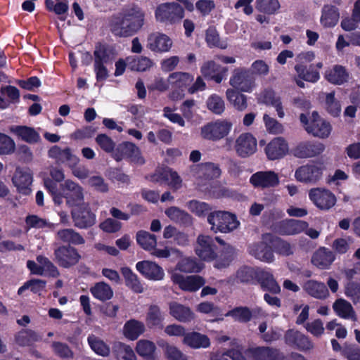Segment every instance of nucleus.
I'll use <instances>...</instances> for the list:
<instances>
[{
	"label": "nucleus",
	"instance_id": "nucleus-1",
	"mask_svg": "<svg viewBox=\"0 0 360 360\" xmlns=\"http://www.w3.org/2000/svg\"><path fill=\"white\" fill-rule=\"evenodd\" d=\"M145 13L136 5H130L117 14L109 21V29L113 35L129 37L135 34L144 24Z\"/></svg>",
	"mask_w": 360,
	"mask_h": 360
},
{
	"label": "nucleus",
	"instance_id": "nucleus-2",
	"mask_svg": "<svg viewBox=\"0 0 360 360\" xmlns=\"http://www.w3.org/2000/svg\"><path fill=\"white\" fill-rule=\"evenodd\" d=\"M210 230L214 233H227L236 229L240 223L235 214L226 211H214L207 216Z\"/></svg>",
	"mask_w": 360,
	"mask_h": 360
},
{
	"label": "nucleus",
	"instance_id": "nucleus-3",
	"mask_svg": "<svg viewBox=\"0 0 360 360\" xmlns=\"http://www.w3.org/2000/svg\"><path fill=\"white\" fill-rule=\"evenodd\" d=\"M300 120L307 133L319 139L328 138L332 131L331 124L320 117L317 112L314 111L309 119L306 115L302 113Z\"/></svg>",
	"mask_w": 360,
	"mask_h": 360
},
{
	"label": "nucleus",
	"instance_id": "nucleus-4",
	"mask_svg": "<svg viewBox=\"0 0 360 360\" xmlns=\"http://www.w3.org/2000/svg\"><path fill=\"white\" fill-rule=\"evenodd\" d=\"M184 17V8L176 2L159 4L155 11V20L165 25H174Z\"/></svg>",
	"mask_w": 360,
	"mask_h": 360
},
{
	"label": "nucleus",
	"instance_id": "nucleus-5",
	"mask_svg": "<svg viewBox=\"0 0 360 360\" xmlns=\"http://www.w3.org/2000/svg\"><path fill=\"white\" fill-rule=\"evenodd\" d=\"M233 123L227 119H219L204 125L200 129L201 136L207 140L217 141L229 134Z\"/></svg>",
	"mask_w": 360,
	"mask_h": 360
},
{
	"label": "nucleus",
	"instance_id": "nucleus-6",
	"mask_svg": "<svg viewBox=\"0 0 360 360\" xmlns=\"http://www.w3.org/2000/svg\"><path fill=\"white\" fill-rule=\"evenodd\" d=\"M193 81V76L186 72H174L168 76V82L174 89L168 95L172 101H179L184 96V90Z\"/></svg>",
	"mask_w": 360,
	"mask_h": 360
},
{
	"label": "nucleus",
	"instance_id": "nucleus-7",
	"mask_svg": "<svg viewBox=\"0 0 360 360\" xmlns=\"http://www.w3.org/2000/svg\"><path fill=\"white\" fill-rule=\"evenodd\" d=\"M324 170L323 163L313 162L298 167L295 170V178L301 183L314 184L321 180Z\"/></svg>",
	"mask_w": 360,
	"mask_h": 360
},
{
	"label": "nucleus",
	"instance_id": "nucleus-8",
	"mask_svg": "<svg viewBox=\"0 0 360 360\" xmlns=\"http://www.w3.org/2000/svg\"><path fill=\"white\" fill-rule=\"evenodd\" d=\"M230 85L241 92L251 93L255 88V80L245 68L235 69L229 79Z\"/></svg>",
	"mask_w": 360,
	"mask_h": 360
},
{
	"label": "nucleus",
	"instance_id": "nucleus-9",
	"mask_svg": "<svg viewBox=\"0 0 360 360\" xmlns=\"http://www.w3.org/2000/svg\"><path fill=\"white\" fill-rule=\"evenodd\" d=\"M309 198L314 205L321 210H328L336 203L335 195L329 190L323 188H311Z\"/></svg>",
	"mask_w": 360,
	"mask_h": 360
},
{
	"label": "nucleus",
	"instance_id": "nucleus-10",
	"mask_svg": "<svg viewBox=\"0 0 360 360\" xmlns=\"http://www.w3.org/2000/svg\"><path fill=\"white\" fill-rule=\"evenodd\" d=\"M194 250L201 260L211 262L216 258L214 242L210 236L200 234L197 237Z\"/></svg>",
	"mask_w": 360,
	"mask_h": 360
},
{
	"label": "nucleus",
	"instance_id": "nucleus-11",
	"mask_svg": "<svg viewBox=\"0 0 360 360\" xmlns=\"http://www.w3.org/2000/svg\"><path fill=\"white\" fill-rule=\"evenodd\" d=\"M234 149L239 157H250L257 150V139L250 132L242 133L236 139Z\"/></svg>",
	"mask_w": 360,
	"mask_h": 360
},
{
	"label": "nucleus",
	"instance_id": "nucleus-12",
	"mask_svg": "<svg viewBox=\"0 0 360 360\" xmlns=\"http://www.w3.org/2000/svg\"><path fill=\"white\" fill-rule=\"evenodd\" d=\"M55 260L59 266L70 268L76 265L81 255L76 248L69 245H62L54 251Z\"/></svg>",
	"mask_w": 360,
	"mask_h": 360
},
{
	"label": "nucleus",
	"instance_id": "nucleus-13",
	"mask_svg": "<svg viewBox=\"0 0 360 360\" xmlns=\"http://www.w3.org/2000/svg\"><path fill=\"white\" fill-rule=\"evenodd\" d=\"M61 195L66 199V203L70 207L75 208L84 204L82 188L77 184L68 180L61 184Z\"/></svg>",
	"mask_w": 360,
	"mask_h": 360
},
{
	"label": "nucleus",
	"instance_id": "nucleus-14",
	"mask_svg": "<svg viewBox=\"0 0 360 360\" xmlns=\"http://www.w3.org/2000/svg\"><path fill=\"white\" fill-rule=\"evenodd\" d=\"M171 279L181 290L188 292H195L205 283V279L200 276H184L178 272L173 273Z\"/></svg>",
	"mask_w": 360,
	"mask_h": 360
},
{
	"label": "nucleus",
	"instance_id": "nucleus-15",
	"mask_svg": "<svg viewBox=\"0 0 360 360\" xmlns=\"http://www.w3.org/2000/svg\"><path fill=\"white\" fill-rule=\"evenodd\" d=\"M112 156L117 161L127 158L131 162L138 165H143L145 162L139 147L131 142H126L119 145L116 151L113 153Z\"/></svg>",
	"mask_w": 360,
	"mask_h": 360
},
{
	"label": "nucleus",
	"instance_id": "nucleus-16",
	"mask_svg": "<svg viewBox=\"0 0 360 360\" xmlns=\"http://www.w3.org/2000/svg\"><path fill=\"white\" fill-rule=\"evenodd\" d=\"M279 182L278 174L271 170L257 172L250 178V183L255 188H268L276 187L279 184Z\"/></svg>",
	"mask_w": 360,
	"mask_h": 360
},
{
	"label": "nucleus",
	"instance_id": "nucleus-17",
	"mask_svg": "<svg viewBox=\"0 0 360 360\" xmlns=\"http://www.w3.org/2000/svg\"><path fill=\"white\" fill-rule=\"evenodd\" d=\"M72 217L75 226L79 229H86L96 223V215L90 211L86 203L73 208Z\"/></svg>",
	"mask_w": 360,
	"mask_h": 360
},
{
	"label": "nucleus",
	"instance_id": "nucleus-18",
	"mask_svg": "<svg viewBox=\"0 0 360 360\" xmlns=\"http://www.w3.org/2000/svg\"><path fill=\"white\" fill-rule=\"evenodd\" d=\"M173 45L172 39L161 32L150 34L147 39V48L152 52L162 53L170 51Z\"/></svg>",
	"mask_w": 360,
	"mask_h": 360
},
{
	"label": "nucleus",
	"instance_id": "nucleus-19",
	"mask_svg": "<svg viewBox=\"0 0 360 360\" xmlns=\"http://www.w3.org/2000/svg\"><path fill=\"white\" fill-rule=\"evenodd\" d=\"M294 69L296 72V75L294 77V81L300 88L305 87L304 81L316 83L320 79L319 72L314 70L313 65L307 67L304 64H296Z\"/></svg>",
	"mask_w": 360,
	"mask_h": 360
},
{
	"label": "nucleus",
	"instance_id": "nucleus-20",
	"mask_svg": "<svg viewBox=\"0 0 360 360\" xmlns=\"http://www.w3.org/2000/svg\"><path fill=\"white\" fill-rule=\"evenodd\" d=\"M269 240H271V236L265 235L262 241L250 245V254L263 262L272 263L274 261V255L271 246L266 243Z\"/></svg>",
	"mask_w": 360,
	"mask_h": 360
},
{
	"label": "nucleus",
	"instance_id": "nucleus-21",
	"mask_svg": "<svg viewBox=\"0 0 360 360\" xmlns=\"http://www.w3.org/2000/svg\"><path fill=\"white\" fill-rule=\"evenodd\" d=\"M136 270L146 279L161 281L165 277L163 269L157 263L148 260L141 261L136 264Z\"/></svg>",
	"mask_w": 360,
	"mask_h": 360
},
{
	"label": "nucleus",
	"instance_id": "nucleus-22",
	"mask_svg": "<svg viewBox=\"0 0 360 360\" xmlns=\"http://www.w3.org/2000/svg\"><path fill=\"white\" fill-rule=\"evenodd\" d=\"M192 174L199 181H210L221 174L219 167L212 162H205L193 167Z\"/></svg>",
	"mask_w": 360,
	"mask_h": 360
},
{
	"label": "nucleus",
	"instance_id": "nucleus-23",
	"mask_svg": "<svg viewBox=\"0 0 360 360\" xmlns=\"http://www.w3.org/2000/svg\"><path fill=\"white\" fill-rule=\"evenodd\" d=\"M268 159L275 160L283 158L288 152V145L281 137L273 139L265 147Z\"/></svg>",
	"mask_w": 360,
	"mask_h": 360
},
{
	"label": "nucleus",
	"instance_id": "nucleus-24",
	"mask_svg": "<svg viewBox=\"0 0 360 360\" xmlns=\"http://www.w3.org/2000/svg\"><path fill=\"white\" fill-rule=\"evenodd\" d=\"M12 181L20 192L27 194L30 193V186L32 183V173L28 168H18Z\"/></svg>",
	"mask_w": 360,
	"mask_h": 360
},
{
	"label": "nucleus",
	"instance_id": "nucleus-25",
	"mask_svg": "<svg viewBox=\"0 0 360 360\" xmlns=\"http://www.w3.org/2000/svg\"><path fill=\"white\" fill-rule=\"evenodd\" d=\"M245 354L254 360H282L284 356L276 349L267 347H258L248 349Z\"/></svg>",
	"mask_w": 360,
	"mask_h": 360
},
{
	"label": "nucleus",
	"instance_id": "nucleus-26",
	"mask_svg": "<svg viewBox=\"0 0 360 360\" xmlns=\"http://www.w3.org/2000/svg\"><path fill=\"white\" fill-rule=\"evenodd\" d=\"M303 290L311 297L318 300H325L330 295L324 283L316 280H308L303 285Z\"/></svg>",
	"mask_w": 360,
	"mask_h": 360
},
{
	"label": "nucleus",
	"instance_id": "nucleus-27",
	"mask_svg": "<svg viewBox=\"0 0 360 360\" xmlns=\"http://www.w3.org/2000/svg\"><path fill=\"white\" fill-rule=\"evenodd\" d=\"M256 277L263 290L274 294L281 292V287L271 272L260 269L256 272Z\"/></svg>",
	"mask_w": 360,
	"mask_h": 360
},
{
	"label": "nucleus",
	"instance_id": "nucleus-28",
	"mask_svg": "<svg viewBox=\"0 0 360 360\" xmlns=\"http://www.w3.org/2000/svg\"><path fill=\"white\" fill-rule=\"evenodd\" d=\"M324 149V146L320 143L302 142L295 149V155L300 158H311L319 155Z\"/></svg>",
	"mask_w": 360,
	"mask_h": 360
},
{
	"label": "nucleus",
	"instance_id": "nucleus-29",
	"mask_svg": "<svg viewBox=\"0 0 360 360\" xmlns=\"http://www.w3.org/2000/svg\"><path fill=\"white\" fill-rule=\"evenodd\" d=\"M324 77L330 83L341 85L349 80V74L345 67L335 65L326 71Z\"/></svg>",
	"mask_w": 360,
	"mask_h": 360
},
{
	"label": "nucleus",
	"instance_id": "nucleus-30",
	"mask_svg": "<svg viewBox=\"0 0 360 360\" xmlns=\"http://www.w3.org/2000/svg\"><path fill=\"white\" fill-rule=\"evenodd\" d=\"M49 155L51 158H54L59 162H67L70 167L76 166L79 162V159L73 155L70 148H60L57 146H53L49 150Z\"/></svg>",
	"mask_w": 360,
	"mask_h": 360
},
{
	"label": "nucleus",
	"instance_id": "nucleus-31",
	"mask_svg": "<svg viewBox=\"0 0 360 360\" xmlns=\"http://www.w3.org/2000/svg\"><path fill=\"white\" fill-rule=\"evenodd\" d=\"M155 181L164 180L174 191L179 190L182 186V179L178 173L172 169L165 168L161 172L157 171L154 175Z\"/></svg>",
	"mask_w": 360,
	"mask_h": 360
},
{
	"label": "nucleus",
	"instance_id": "nucleus-32",
	"mask_svg": "<svg viewBox=\"0 0 360 360\" xmlns=\"http://www.w3.org/2000/svg\"><path fill=\"white\" fill-rule=\"evenodd\" d=\"M183 343L192 349H206L211 345L210 338L198 332L187 333L183 338Z\"/></svg>",
	"mask_w": 360,
	"mask_h": 360
},
{
	"label": "nucleus",
	"instance_id": "nucleus-33",
	"mask_svg": "<svg viewBox=\"0 0 360 360\" xmlns=\"http://www.w3.org/2000/svg\"><path fill=\"white\" fill-rule=\"evenodd\" d=\"M169 313L175 319L183 323L191 322L195 319V314L190 307L175 302L170 303Z\"/></svg>",
	"mask_w": 360,
	"mask_h": 360
},
{
	"label": "nucleus",
	"instance_id": "nucleus-34",
	"mask_svg": "<svg viewBox=\"0 0 360 360\" xmlns=\"http://www.w3.org/2000/svg\"><path fill=\"white\" fill-rule=\"evenodd\" d=\"M335 258V255L332 251L321 248L314 252L311 258V262L318 268L325 269L331 265Z\"/></svg>",
	"mask_w": 360,
	"mask_h": 360
},
{
	"label": "nucleus",
	"instance_id": "nucleus-35",
	"mask_svg": "<svg viewBox=\"0 0 360 360\" xmlns=\"http://www.w3.org/2000/svg\"><path fill=\"white\" fill-rule=\"evenodd\" d=\"M127 67L131 71L146 72L153 65V61L146 56H130L127 57Z\"/></svg>",
	"mask_w": 360,
	"mask_h": 360
},
{
	"label": "nucleus",
	"instance_id": "nucleus-36",
	"mask_svg": "<svg viewBox=\"0 0 360 360\" xmlns=\"http://www.w3.org/2000/svg\"><path fill=\"white\" fill-rule=\"evenodd\" d=\"M333 308L338 316L345 319L356 320V313L348 301L342 298L338 299L333 303Z\"/></svg>",
	"mask_w": 360,
	"mask_h": 360
},
{
	"label": "nucleus",
	"instance_id": "nucleus-37",
	"mask_svg": "<svg viewBox=\"0 0 360 360\" xmlns=\"http://www.w3.org/2000/svg\"><path fill=\"white\" fill-rule=\"evenodd\" d=\"M146 330L143 323L131 319L127 321L123 327V335L129 340H136Z\"/></svg>",
	"mask_w": 360,
	"mask_h": 360
},
{
	"label": "nucleus",
	"instance_id": "nucleus-38",
	"mask_svg": "<svg viewBox=\"0 0 360 360\" xmlns=\"http://www.w3.org/2000/svg\"><path fill=\"white\" fill-rule=\"evenodd\" d=\"M11 131L20 139L28 143H36L40 141V135L34 128L27 126H15Z\"/></svg>",
	"mask_w": 360,
	"mask_h": 360
},
{
	"label": "nucleus",
	"instance_id": "nucleus-39",
	"mask_svg": "<svg viewBox=\"0 0 360 360\" xmlns=\"http://www.w3.org/2000/svg\"><path fill=\"white\" fill-rule=\"evenodd\" d=\"M112 354L117 360H136V355L132 347L121 342L112 345Z\"/></svg>",
	"mask_w": 360,
	"mask_h": 360
},
{
	"label": "nucleus",
	"instance_id": "nucleus-40",
	"mask_svg": "<svg viewBox=\"0 0 360 360\" xmlns=\"http://www.w3.org/2000/svg\"><path fill=\"white\" fill-rule=\"evenodd\" d=\"M122 274L124 278L125 285L136 293H142L144 288L139 277L129 268L121 269Z\"/></svg>",
	"mask_w": 360,
	"mask_h": 360
},
{
	"label": "nucleus",
	"instance_id": "nucleus-41",
	"mask_svg": "<svg viewBox=\"0 0 360 360\" xmlns=\"http://www.w3.org/2000/svg\"><path fill=\"white\" fill-rule=\"evenodd\" d=\"M137 354L146 360H154L156 351L155 344L148 340L142 339L139 340L136 345Z\"/></svg>",
	"mask_w": 360,
	"mask_h": 360
},
{
	"label": "nucleus",
	"instance_id": "nucleus-42",
	"mask_svg": "<svg viewBox=\"0 0 360 360\" xmlns=\"http://www.w3.org/2000/svg\"><path fill=\"white\" fill-rule=\"evenodd\" d=\"M234 89H228L226 96L228 101L238 110L243 111L248 107L247 96Z\"/></svg>",
	"mask_w": 360,
	"mask_h": 360
},
{
	"label": "nucleus",
	"instance_id": "nucleus-43",
	"mask_svg": "<svg viewBox=\"0 0 360 360\" xmlns=\"http://www.w3.org/2000/svg\"><path fill=\"white\" fill-rule=\"evenodd\" d=\"M235 250L231 245H225L219 256L216 255L214 266L221 269L228 267L234 259Z\"/></svg>",
	"mask_w": 360,
	"mask_h": 360
},
{
	"label": "nucleus",
	"instance_id": "nucleus-44",
	"mask_svg": "<svg viewBox=\"0 0 360 360\" xmlns=\"http://www.w3.org/2000/svg\"><path fill=\"white\" fill-rule=\"evenodd\" d=\"M339 13L336 7L326 5L322 9L321 23L325 27L335 26L339 20Z\"/></svg>",
	"mask_w": 360,
	"mask_h": 360
},
{
	"label": "nucleus",
	"instance_id": "nucleus-45",
	"mask_svg": "<svg viewBox=\"0 0 360 360\" xmlns=\"http://www.w3.org/2000/svg\"><path fill=\"white\" fill-rule=\"evenodd\" d=\"M56 239L74 245H82L85 242L84 238L72 229L59 230L56 233Z\"/></svg>",
	"mask_w": 360,
	"mask_h": 360
},
{
	"label": "nucleus",
	"instance_id": "nucleus-46",
	"mask_svg": "<svg viewBox=\"0 0 360 360\" xmlns=\"http://www.w3.org/2000/svg\"><path fill=\"white\" fill-rule=\"evenodd\" d=\"M90 291L96 299L101 301L108 300L113 296L111 287L104 282L97 283L91 288Z\"/></svg>",
	"mask_w": 360,
	"mask_h": 360
},
{
	"label": "nucleus",
	"instance_id": "nucleus-47",
	"mask_svg": "<svg viewBox=\"0 0 360 360\" xmlns=\"http://www.w3.org/2000/svg\"><path fill=\"white\" fill-rule=\"evenodd\" d=\"M165 215L173 222L186 224L191 221V216L178 207L172 206L165 210Z\"/></svg>",
	"mask_w": 360,
	"mask_h": 360
},
{
	"label": "nucleus",
	"instance_id": "nucleus-48",
	"mask_svg": "<svg viewBox=\"0 0 360 360\" xmlns=\"http://www.w3.org/2000/svg\"><path fill=\"white\" fill-rule=\"evenodd\" d=\"M203 267L202 264L192 257L183 258L176 264V269L185 273H198Z\"/></svg>",
	"mask_w": 360,
	"mask_h": 360
},
{
	"label": "nucleus",
	"instance_id": "nucleus-49",
	"mask_svg": "<svg viewBox=\"0 0 360 360\" xmlns=\"http://www.w3.org/2000/svg\"><path fill=\"white\" fill-rule=\"evenodd\" d=\"M308 228V224L304 221L291 219L284 222L282 226V233L286 235L298 234Z\"/></svg>",
	"mask_w": 360,
	"mask_h": 360
},
{
	"label": "nucleus",
	"instance_id": "nucleus-50",
	"mask_svg": "<svg viewBox=\"0 0 360 360\" xmlns=\"http://www.w3.org/2000/svg\"><path fill=\"white\" fill-rule=\"evenodd\" d=\"M136 241L142 248L147 251H151L157 244L155 236L145 231H140L137 233Z\"/></svg>",
	"mask_w": 360,
	"mask_h": 360
},
{
	"label": "nucleus",
	"instance_id": "nucleus-51",
	"mask_svg": "<svg viewBox=\"0 0 360 360\" xmlns=\"http://www.w3.org/2000/svg\"><path fill=\"white\" fill-rule=\"evenodd\" d=\"M164 320V316L162 314L159 307L155 305H152L149 307L146 317V322L149 328L155 326L162 327V323Z\"/></svg>",
	"mask_w": 360,
	"mask_h": 360
},
{
	"label": "nucleus",
	"instance_id": "nucleus-52",
	"mask_svg": "<svg viewBox=\"0 0 360 360\" xmlns=\"http://www.w3.org/2000/svg\"><path fill=\"white\" fill-rule=\"evenodd\" d=\"M45 4L49 11L60 15V20H65L64 15L68 12L69 8L67 0H46Z\"/></svg>",
	"mask_w": 360,
	"mask_h": 360
},
{
	"label": "nucleus",
	"instance_id": "nucleus-53",
	"mask_svg": "<svg viewBox=\"0 0 360 360\" xmlns=\"http://www.w3.org/2000/svg\"><path fill=\"white\" fill-rule=\"evenodd\" d=\"M37 262L39 263L41 276L58 277L60 274L57 267L47 258L39 255L37 257Z\"/></svg>",
	"mask_w": 360,
	"mask_h": 360
},
{
	"label": "nucleus",
	"instance_id": "nucleus-54",
	"mask_svg": "<svg viewBox=\"0 0 360 360\" xmlns=\"http://www.w3.org/2000/svg\"><path fill=\"white\" fill-rule=\"evenodd\" d=\"M88 343L91 349L97 354L102 356H108L109 355L110 352L109 346L95 335H91L88 337Z\"/></svg>",
	"mask_w": 360,
	"mask_h": 360
},
{
	"label": "nucleus",
	"instance_id": "nucleus-55",
	"mask_svg": "<svg viewBox=\"0 0 360 360\" xmlns=\"http://www.w3.org/2000/svg\"><path fill=\"white\" fill-rule=\"evenodd\" d=\"M40 338V336L33 330H22L16 334L15 340L18 345L27 346L39 340Z\"/></svg>",
	"mask_w": 360,
	"mask_h": 360
},
{
	"label": "nucleus",
	"instance_id": "nucleus-56",
	"mask_svg": "<svg viewBox=\"0 0 360 360\" xmlns=\"http://www.w3.org/2000/svg\"><path fill=\"white\" fill-rule=\"evenodd\" d=\"M280 8L278 0H256V8L259 12L271 15L274 14Z\"/></svg>",
	"mask_w": 360,
	"mask_h": 360
},
{
	"label": "nucleus",
	"instance_id": "nucleus-57",
	"mask_svg": "<svg viewBox=\"0 0 360 360\" xmlns=\"http://www.w3.org/2000/svg\"><path fill=\"white\" fill-rule=\"evenodd\" d=\"M225 316H231L239 322H248L250 320L252 313L248 307H240L229 311Z\"/></svg>",
	"mask_w": 360,
	"mask_h": 360
},
{
	"label": "nucleus",
	"instance_id": "nucleus-58",
	"mask_svg": "<svg viewBox=\"0 0 360 360\" xmlns=\"http://www.w3.org/2000/svg\"><path fill=\"white\" fill-rule=\"evenodd\" d=\"M205 39L210 47H219L225 49L228 46L226 41H220L219 35L214 27H210L207 30Z\"/></svg>",
	"mask_w": 360,
	"mask_h": 360
},
{
	"label": "nucleus",
	"instance_id": "nucleus-59",
	"mask_svg": "<svg viewBox=\"0 0 360 360\" xmlns=\"http://www.w3.org/2000/svg\"><path fill=\"white\" fill-rule=\"evenodd\" d=\"M207 106L210 111L217 115H221L225 110L224 100L217 94H213L208 98Z\"/></svg>",
	"mask_w": 360,
	"mask_h": 360
},
{
	"label": "nucleus",
	"instance_id": "nucleus-60",
	"mask_svg": "<svg viewBox=\"0 0 360 360\" xmlns=\"http://www.w3.org/2000/svg\"><path fill=\"white\" fill-rule=\"evenodd\" d=\"M94 63L100 64H108L112 60L111 52L103 45H98L96 47L94 53Z\"/></svg>",
	"mask_w": 360,
	"mask_h": 360
},
{
	"label": "nucleus",
	"instance_id": "nucleus-61",
	"mask_svg": "<svg viewBox=\"0 0 360 360\" xmlns=\"http://www.w3.org/2000/svg\"><path fill=\"white\" fill-rule=\"evenodd\" d=\"M326 108L333 116H338L341 112V105L335 98V93L330 92L326 94Z\"/></svg>",
	"mask_w": 360,
	"mask_h": 360
},
{
	"label": "nucleus",
	"instance_id": "nucleus-62",
	"mask_svg": "<svg viewBox=\"0 0 360 360\" xmlns=\"http://www.w3.org/2000/svg\"><path fill=\"white\" fill-rule=\"evenodd\" d=\"M186 207L191 212L198 217L204 216L210 210V207L207 203L195 200L188 201L186 203Z\"/></svg>",
	"mask_w": 360,
	"mask_h": 360
},
{
	"label": "nucleus",
	"instance_id": "nucleus-63",
	"mask_svg": "<svg viewBox=\"0 0 360 360\" xmlns=\"http://www.w3.org/2000/svg\"><path fill=\"white\" fill-rule=\"evenodd\" d=\"M345 294L354 304L360 303V285L349 282L345 287Z\"/></svg>",
	"mask_w": 360,
	"mask_h": 360
},
{
	"label": "nucleus",
	"instance_id": "nucleus-64",
	"mask_svg": "<svg viewBox=\"0 0 360 360\" xmlns=\"http://www.w3.org/2000/svg\"><path fill=\"white\" fill-rule=\"evenodd\" d=\"M342 355L347 360H360V347L355 345L345 344Z\"/></svg>",
	"mask_w": 360,
	"mask_h": 360
}]
</instances>
